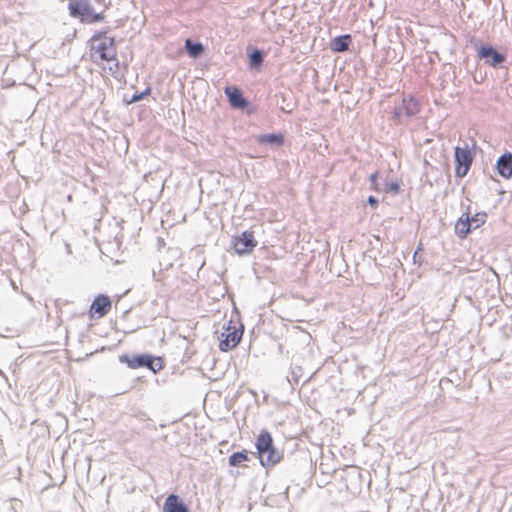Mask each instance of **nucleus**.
<instances>
[{
    "label": "nucleus",
    "mask_w": 512,
    "mask_h": 512,
    "mask_svg": "<svg viewBox=\"0 0 512 512\" xmlns=\"http://www.w3.org/2000/svg\"><path fill=\"white\" fill-rule=\"evenodd\" d=\"M255 447L257 451L251 454L258 457L264 468L274 467L283 459V453L275 447L273 437L268 430L264 429L260 432Z\"/></svg>",
    "instance_id": "obj_1"
},
{
    "label": "nucleus",
    "mask_w": 512,
    "mask_h": 512,
    "mask_svg": "<svg viewBox=\"0 0 512 512\" xmlns=\"http://www.w3.org/2000/svg\"><path fill=\"white\" fill-rule=\"evenodd\" d=\"M119 362L126 364L131 369L144 367L153 373H157L163 368L162 358L148 353L122 354L119 356Z\"/></svg>",
    "instance_id": "obj_2"
},
{
    "label": "nucleus",
    "mask_w": 512,
    "mask_h": 512,
    "mask_svg": "<svg viewBox=\"0 0 512 512\" xmlns=\"http://www.w3.org/2000/svg\"><path fill=\"white\" fill-rule=\"evenodd\" d=\"M69 14L82 23H97L104 19L103 12H95L89 0H68Z\"/></svg>",
    "instance_id": "obj_3"
},
{
    "label": "nucleus",
    "mask_w": 512,
    "mask_h": 512,
    "mask_svg": "<svg viewBox=\"0 0 512 512\" xmlns=\"http://www.w3.org/2000/svg\"><path fill=\"white\" fill-rule=\"evenodd\" d=\"M477 56L484 61V63L492 68L498 69L503 67L507 61V53L498 50L495 46L489 43H482L480 40L472 41Z\"/></svg>",
    "instance_id": "obj_4"
},
{
    "label": "nucleus",
    "mask_w": 512,
    "mask_h": 512,
    "mask_svg": "<svg viewBox=\"0 0 512 512\" xmlns=\"http://www.w3.org/2000/svg\"><path fill=\"white\" fill-rule=\"evenodd\" d=\"M454 158H455V176L457 178L465 177L473 163V154L469 150L468 145L465 147L456 146L454 148Z\"/></svg>",
    "instance_id": "obj_5"
},
{
    "label": "nucleus",
    "mask_w": 512,
    "mask_h": 512,
    "mask_svg": "<svg viewBox=\"0 0 512 512\" xmlns=\"http://www.w3.org/2000/svg\"><path fill=\"white\" fill-rule=\"evenodd\" d=\"M233 245L238 255H247L253 251L257 245V241L254 238V233L246 230L235 237Z\"/></svg>",
    "instance_id": "obj_6"
},
{
    "label": "nucleus",
    "mask_w": 512,
    "mask_h": 512,
    "mask_svg": "<svg viewBox=\"0 0 512 512\" xmlns=\"http://www.w3.org/2000/svg\"><path fill=\"white\" fill-rule=\"evenodd\" d=\"M243 329L231 327L230 325L225 330V332L221 333L220 337V350L229 351L234 349L242 339Z\"/></svg>",
    "instance_id": "obj_7"
},
{
    "label": "nucleus",
    "mask_w": 512,
    "mask_h": 512,
    "mask_svg": "<svg viewBox=\"0 0 512 512\" xmlns=\"http://www.w3.org/2000/svg\"><path fill=\"white\" fill-rule=\"evenodd\" d=\"M419 112V103L418 101L412 97H404L401 105L395 108L394 110V118L400 120L402 116H406L408 118L413 117Z\"/></svg>",
    "instance_id": "obj_8"
},
{
    "label": "nucleus",
    "mask_w": 512,
    "mask_h": 512,
    "mask_svg": "<svg viewBox=\"0 0 512 512\" xmlns=\"http://www.w3.org/2000/svg\"><path fill=\"white\" fill-rule=\"evenodd\" d=\"M224 93L232 108L244 110L249 106V101L243 96V92L238 87L227 86Z\"/></svg>",
    "instance_id": "obj_9"
},
{
    "label": "nucleus",
    "mask_w": 512,
    "mask_h": 512,
    "mask_svg": "<svg viewBox=\"0 0 512 512\" xmlns=\"http://www.w3.org/2000/svg\"><path fill=\"white\" fill-rule=\"evenodd\" d=\"M101 60L112 61L116 59L115 38L104 39L95 47Z\"/></svg>",
    "instance_id": "obj_10"
},
{
    "label": "nucleus",
    "mask_w": 512,
    "mask_h": 512,
    "mask_svg": "<svg viewBox=\"0 0 512 512\" xmlns=\"http://www.w3.org/2000/svg\"><path fill=\"white\" fill-rule=\"evenodd\" d=\"M111 300L107 295L99 294L94 298L90 306V313L98 317L107 315L111 309Z\"/></svg>",
    "instance_id": "obj_11"
},
{
    "label": "nucleus",
    "mask_w": 512,
    "mask_h": 512,
    "mask_svg": "<svg viewBox=\"0 0 512 512\" xmlns=\"http://www.w3.org/2000/svg\"><path fill=\"white\" fill-rule=\"evenodd\" d=\"M495 168L497 173L504 179L512 177V153L506 151L496 161Z\"/></svg>",
    "instance_id": "obj_12"
},
{
    "label": "nucleus",
    "mask_w": 512,
    "mask_h": 512,
    "mask_svg": "<svg viewBox=\"0 0 512 512\" xmlns=\"http://www.w3.org/2000/svg\"><path fill=\"white\" fill-rule=\"evenodd\" d=\"M248 67L251 70H258L262 67L266 53L252 45L247 46Z\"/></svg>",
    "instance_id": "obj_13"
},
{
    "label": "nucleus",
    "mask_w": 512,
    "mask_h": 512,
    "mask_svg": "<svg viewBox=\"0 0 512 512\" xmlns=\"http://www.w3.org/2000/svg\"><path fill=\"white\" fill-rule=\"evenodd\" d=\"M162 512H190L188 506L177 494H170L166 498Z\"/></svg>",
    "instance_id": "obj_14"
},
{
    "label": "nucleus",
    "mask_w": 512,
    "mask_h": 512,
    "mask_svg": "<svg viewBox=\"0 0 512 512\" xmlns=\"http://www.w3.org/2000/svg\"><path fill=\"white\" fill-rule=\"evenodd\" d=\"M352 44V36L350 34H343L334 37L330 41V49L335 53H343L350 49V45Z\"/></svg>",
    "instance_id": "obj_15"
},
{
    "label": "nucleus",
    "mask_w": 512,
    "mask_h": 512,
    "mask_svg": "<svg viewBox=\"0 0 512 512\" xmlns=\"http://www.w3.org/2000/svg\"><path fill=\"white\" fill-rule=\"evenodd\" d=\"M258 144L269 145L271 147H280L284 144V135L278 133L259 134L255 137Z\"/></svg>",
    "instance_id": "obj_16"
},
{
    "label": "nucleus",
    "mask_w": 512,
    "mask_h": 512,
    "mask_svg": "<svg viewBox=\"0 0 512 512\" xmlns=\"http://www.w3.org/2000/svg\"><path fill=\"white\" fill-rule=\"evenodd\" d=\"M472 232V224L469 223V213H463L455 224L456 235L464 239Z\"/></svg>",
    "instance_id": "obj_17"
},
{
    "label": "nucleus",
    "mask_w": 512,
    "mask_h": 512,
    "mask_svg": "<svg viewBox=\"0 0 512 512\" xmlns=\"http://www.w3.org/2000/svg\"><path fill=\"white\" fill-rule=\"evenodd\" d=\"M185 49L189 57L196 59L203 54L205 47L201 42H195L191 39H187L185 41Z\"/></svg>",
    "instance_id": "obj_18"
},
{
    "label": "nucleus",
    "mask_w": 512,
    "mask_h": 512,
    "mask_svg": "<svg viewBox=\"0 0 512 512\" xmlns=\"http://www.w3.org/2000/svg\"><path fill=\"white\" fill-rule=\"evenodd\" d=\"M246 461H250L249 452L247 450L233 452L228 459L230 466H239Z\"/></svg>",
    "instance_id": "obj_19"
},
{
    "label": "nucleus",
    "mask_w": 512,
    "mask_h": 512,
    "mask_svg": "<svg viewBox=\"0 0 512 512\" xmlns=\"http://www.w3.org/2000/svg\"><path fill=\"white\" fill-rule=\"evenodd\" d=\"M486 213H476L473 216L469 215V223L472 224V230L477 229L486 221Z\"/></svg>",
    "instance_id": "obj_20"
},
{
    "label": "nucleus",
    "mask_w": 512,
    "mask_h": 512,
    "mask_svg": "<svg viewBox=\"0 0 512 512\" xmlns=\"http://www.w3.org/2000/svg\"><path fill=\"white\" fill-rule=\"evenodd\" d=\"M150 93H151V88L147 87L144 91H142L140 93H135L131 96V98L129 100L124 99V101L127 105H131V104H134V103H137V102L143 100L145 97L150 95Z\"/></svg>",
    "instance_id": "obj_21"
},
{
    "label": "nucleus",
    "mask_w": 512,
    "mask_h": 512,
    "mask_svg": "<svg viewBox=\"0 0 512 512\" xmlns=\"http://www.w3.org/2000/svg\"><path fill=\"white\" fill-rule=\"evenodd\" d=\"M302 376V368L300 366H295L291 368L290 376L287 377L288 381L293 383H298L299 378Z\"/></svg>",
    "instance_id": "obj_22"
},
{
    "label": "nucleus",
    "mask_w": 512,
    "mask_h": 512,
    "mask_svg": "<svg viewBox=\"0 0 512 512\" xmlns=\"http://www.w3.org/2000/svg\"><path fill=\"white\" fill-rule=\"evenodd\" d=\"M9 502H10V507L8 509L13 512H18V511H21L24 509V504H23L22 500H20V499L11 498L9 500Z\"/></svg>",
    "instance_id": "obj_23"
},
{
    "label": "nucleus",
    "mask_w": 512,
    "mask_h": 512,
    "mask_svg": "<svg viewBox=\"0 0 512 512\" xmlns=\"http://www.w3.org/2000/svg\"><path fill=\"white\" fill-rule=\"evenodd\" d=\"M384 190L393 194H398L400 191V185L397 182H386Z\"/></svg>",
    "instance_id": "obj_24"
},
{
    "label": "nucleus",
    "mask_w": 512,
    "mask_h": 512,
    "mask_svg": "<svg viewBox=\"0 0 512 512\" xmlns=\"http://www.w3.org/2000/svg\"><path fill=\"white\" fill-rule=\"evenodd\" d=\"M370 183H371V189L375 190V191H380L381 188L379 187V184H378V173L375 172V173H372L370 175Z\"/></svg>",
    "instance_id": "obj_25"
},
{
    "label": "nucleus",
    "mask_w": 512,
    "mask_h": 512,
    "mask_svg": "<svg viewBox=\"0 0 512 512\" xmlns=\"http://www.w3.org/2000/svg\"><path fill=\"white\" fill-rule=\"evenodd\" d=\"M110 37L107 36V31H98L96 32L92 38H91V41H103L104 39H109Z\"/></svg>",
    "instance_id": "obj_26"
},
{
    "label": "nucleus",
    "mask_w": 512,
    "mask_h": 512,
    "mask_svg": "<svg viewBox=\"0 0 512 512\" xmlns=\"http://www.w3.org/2000/svg\"><path fill=\"white\" fill-rule=\"evenodd\" d=\"M367 204L370 206V207H373V208H376L379 204V200L378 198H376L375 196H369L367 198Z\"/></svg>",
    "instance_id": "obj_27"
}]
</instances>
